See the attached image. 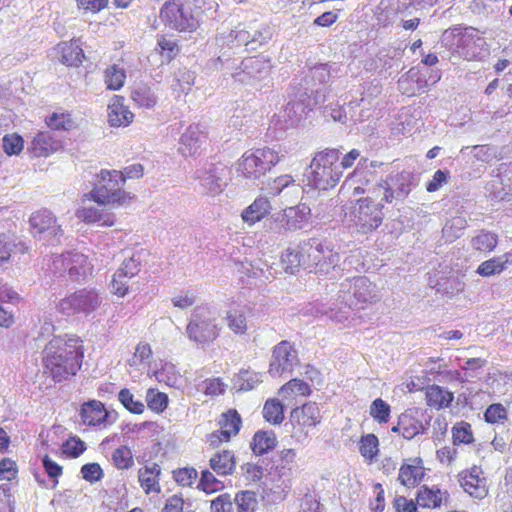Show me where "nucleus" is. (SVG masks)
I'll return each instance as SVG.
<instances>
[{"label":"nucleus","mask_w":512,"mask_h":512,"mask_svg":"<svg viewBox=\"0 0 512 512\" xmlns=\"http://www.w3.org/2000/svg\"><path fill=\"white\" fill-rule=\"evenodd\" d=\"M84 358L85 346L80 336H56L42 351V374L55 384L69 381L81 371Z\"/></svg>","instance_id":"f257e3e1"},{"label":"nucleus","mask_w":512,"mask_h":512,"mask_svg":"<svg viewBox=\"0 0 512 512\" xmlns=\"http://www.w3.org/2000/svg\"><path fill=\"white\" fill-rule=\"evenodd\" d=\"M206 0H166L159 10L162 24L180 33L195 32L200 26Z\"/></svg>","instance_id":"f03ea898"},{"label":"nucleus","mask_w":512,"mask_h":512,"mask_svg":"<svg viewBox=\"0 0 512 512\" xmlns=\"http://www.w3.org/2000/svg\"><path fill=\"white\" fill-rule=\"evenodd\" d=\"M340 150L325 148L313 156L306 174L307 185L313 189L327 191L340 182L343 171L339 168Z\"/></svg>","instance_id":"7ed1b4c3"},{"label":"nucleus","mask_w":512,"mask_h":512,"mask_svg":"<svg viewBox=\"0 0 512 512\" xmlns=\"http://www.w3.org/2000/svg\"><path fill=\"white\" fill-rule=\"evenodd\" d=\"M125 177L119 170L102 169L97 174V180L90 191L85 195L100 205L125 206L134 198L129 192L123 190Z\"/></svg>","instance_id":"20e7f679"},{"label":"nucleus","mask_w":512,"mask_h":512,"mask_svg":"<svg viewBox=\"0 0 512 512\" xmlns=\"http://www.w3.org/2000/svg\"><path fill=\"white\" fill-rule=\"evenodd\" d=\"M279 161V154L271 148L249 149L238 159L236 171L244 179L258 180L270 172Z\"/></svg>","instance_id":"39448f33"},{"label":"nucleus","mask_w":512,"mask_h":512,"mask_svg":"<svg viewBox=\"0 0 512 512\" xmlns=\"http://www.w3.org/2000/svg\"><path fill=\"white\" fill-rule=\"evenodd\" d=\"M384 204L376 202L371 196L362 197L356 200L351 211V222L356 232L362 235L376 231L383 223L385 214Z\"/></svg>","instance_id":"423d86ee"},{"label":"nucleus","mask_w":512,"mask_h":512,"mask_svg":"<svg viewBox=\"0 0 512 512\" xmlns=\"http://www.w3.org/2000/svg\"><path fill=\"white\" fill-rule=\"evenodd\" d=\"M220 330L216 318L208 309H196L186 326L189 340L202 347L215 342L220 335Z\"/></svg>","instance_id":"0eeeda50"},{"label":"nucleus","mask_w":512,"mask_h":512,"mask_svg":"<svg viewBox=\"0 0 512 512\" xmlns=\"http://www.w3.org/2000/svg\"><path fill=\"white\" fill-rule=\"evenodd\" d=\"M52 267L56 273H67L73 282H83L92 275L93 265L88 257L79 252H66L53 259Z\"/></svg>","instance_id":"6e6552de"},{"label":"nucleus","mask_w":512,"mask_h":512,"mask_svg":"<svg viewBox=\"0 0 512 512\" xmlns=\"http://www.w3.org/2000/svg\"><path fill=\"white\" fill-rule=\"evenodd\" d=\"M100 297L94 289H80L59 301L57 311L65 316L89 314L100 305Z\"/></svg>","instance_id":"1a4fd4ad"},{"label":"nucleus","mask_w":512,"mask_h":512,"mask_svg":"<svg viewBox=\"0 0 512 512\" xmlns=\"http://www.w3.org/2000/svg\"><path fill=\"white\" fill-rule=\"evenodd\" d=\"M322 414L319 405L309 401L290 412L292 436L301 439L308 436L309 431L321 423Z\"/></svg>","instance_id":"9d476101"},{"label":"nucleus","mask_w":512,"mask_h":512,"mask_svg":"<svg viewBox=\"0 0 512 512\" xmlns=\"http://www.w3.org/2000/svg\"><path fill=\"white\" fill-rule=\"evenodd\" d=\"M218 426V430L207 436V443L212 448L228 443L237 436L242 427V418L236 409H228L220 415Z\"/></svg>","instance_id":"9b49d317"},{"label":"nucleus","mask_w":512,"mask_h":512,"mask_svg":"<svg viewBox=\"0 0 512 512\" xmlns=\"http://www.w3.org/2000/svg\"><path fill=\"white\" fill-rule=\"evenodd\" d=\"M304 269L313 273L326 271L332 265V252L315 239L302 244Z\"/></svg>","instance_id":"f8f14e48"},{"label":"nucleus","mask_w":512,"mask_h":512,"mask_svg":"<svg viewBox=\"0 0 512 512\" xmlns=\"http://www.w3.org/2000/svg\"><path fill=\"white\" fill-rule=\"evenodd\" d=\"M297 360V352L293 345L283 340L278 343L272 352L268 372L272 377H279L291 372L294 362Z\"/></svg>","instance_id":"ddd939ff"},{"label":"nucleus","mask_w":512,"mask_h":512,"mask_svg":"<svg viewBox=\"0 0 512 512\" xmlns=\"http://www.w3.org/2000/svg\"><path fill=\"white\" fill-rule=\"evenodd\" d=\"M311 209L306 204L285 208L275 217L279 231H296L302 229L309 220Z\"/></svg>","instance_id":"4468645a"},{"label":"nucleus","mask_w":512,"mask_h":512,"mask_svg":"<svg viewBox=\"0 0 512 512\" xmlns=\"http://www.w3.org/2000/svg\"><path fill=\"white\" fill-rule=\"evenodd\" d=\"M31 233L34 237L46 235L59 238L63 235L61 226L56 217L47 209H40L30 216Z\"/></svg>","instance_id":"2eb2a0df"},{"label":"nucleus","mask_w":512,"mask_h":512,"mask_svg":"<svg viewBox=\"0 0 512 512\" xmlns=\"http://www.w3.org/2000/svg\"><path fill=\"white\" fill-rule=\"evenodd\" d=\"M459 482L464 491L476 499H483L488 495L487 478L479 466L461 472Z\"/></svg>","instance_id":"dca6fc26"},{"label":"nucleus","mask_w":512,"mask_h":512,"mask_svg":"<svg viewBox=\"0 0 512 512\" xmlns=\"http://www.w3.org/2000/svg\"><path fill=\"white\" fill-rule=\"evenodd\" d=\"M140 271V263L133 258L124 260L115 271L111 280V291L119 298L125 297L129 292V280Z\"/></svg>","instance_id":"f3484780"},{"label":"nucleus","mask_w":512,"mask_h":512,"mask_svg":"<svg viewBox=\"0 0 512 512\" xmlns=\"http://www.w3.org/2000/svg\"><path fill=\"white\" fill-rule=\"evenodd\" d=\"M81 422L90 427L105 428L109 424V412L99 400H89L81 405Z\"/></svg>","instance_id":"a211bd4d"},{"label":"nucleus","mask_w":512,"mask_h":512,"mask_svg":"<svg viewBox=\"0 0 512 512\" xmlns=\"http://www.w3.org/2000/svg\"><path fill=\"white\" fill-rule=\"evenodd\" d=\"M425 477L424 462L420 457L405 460L398 472V481L407 488H415Z\"/></svg>","instance_id":"6ab92c4d"},{"label":"nucleus","mask_w":512,"mask_h":512,"mask_svg":"<svg viewBox=\"0 0 512 512\" xmlns=\"http://www.w3.org/2000/svg\"><path fill=\"white\" fill-rule=\"evenodd\" d=\"M449 500L447 490H442L438 486H421L416 492V501L419 507L423 509L435 510L446 506Z\"/></svg>","instance_id":"aec40b11"},{"label":"nucleus","mask_w":512,"mask_h":512,"mask_svg":"<svg viewBox=\"0 0 512 512\" xmlns=\"http://www.w3.org/2000/svg\"><path fill=\"white\" fill-rule=\"evenodd\" d=\"M206 140L207 134L198 125H190L180 138L179 150L185 157L199 155Z\"/></svg>","instance_id":"412c9836"},{"label":"nucleus","mask_w":512,"mask_h":512,"mask_svg":"<svg viewBox=\"0 0 512 512\" xmlns=\"http://www.w3.org/2000/svg\"><path fill=\"white\" fill-rule=\"evenodd\" d=\"M124 97L114 95L108 105V122L112 127H127L134 120V114L124 104Z\"/></svg>","instance_id":"4be33fe9"},{"label":"nucleus","mask_w":512,"mask_h":512,"mask_svg":"<svg viewBox=\"0 0 512 512\" xmlns=\"http://www.w3.org/2000/svg\"><path fill=\"white\" fill-rule=\"evenodd\" d=\"M161 467L158 463L145 464L138 470V482L146 495L161 492Z\"/></svg>","instance_id":"5701e85b"},{"label":"nucleus","mask_w":512,"mask_h":512,"mask_svg":"<svg viewBox=\"0 0 512 512\" xmlns=\"http://www.w3.org/2000/svg\"><path fill=\"white\" fill-rule=\"evenodd\" d=\"M60 148V143L47 131L38 132L32 139L28 152L36 158H46Z\"/></svg>","instance_id":"b1692460"},{"label":"nucleus","mask_w":512,"mask_h":512,"mask_svg":"<svg viewBox=\"0 0 512 512\" xmlns=\"http://www.w3.org/2000/svg\"><path fill=\"white\" fill-rule=\"evenodd\" d=\"M422 390L425 395V403L431 409L439 411L449 408L454 401V393L440 385H427Z\"/></svg>","instance_id":"393cba45"},{"label":"nucleus","mask_w":512,"mask_h":512,"mask_svg":"<svg viewBox=\"0 0 512 512\" xmlns=\"http://www.w3.org/2000/svg\"><path fill=\"white\" fill-rule=\"evenodd\" d=\"M227 171L225 165H212L205 173L201 180V185L207 195L215 196L220 194L226 183L223 181V176Z\"/></svg>","instance_id":"a878e982"},{"label":"nucleus","mask_w":512,"mask_h":512,"mask_svg":"<svg viewBox=\"0 0 512 512\" xmlns=\"http://www.w3.org/2000/svg\"><path fill=\"white\" fill-rule=\"evenodd\" d=\"M58 51L61 54L60 61L69 67H78L85 60V54L78 39L59 43Z\"/></svg>","instance_id":"bb28decb"},{"label":"nucleus","mask_w":512,"mask_h":512,"mask_svg":"<svg viewBox=\"0 0 512 512\" xmlns=\"http://www.w3.org/2000/svg\"><path fill=\"white\" fill-rule=\"evenodd\" d=\"M209 466L219 476L232 475L236 469L235 453L229 449L219 450L210 458Z\"/></svg>","instance_id":"cd10ccee"},{"label":"nucleus","mask_w":512,"mask_h":512,"mask_svg":"<svg viewBox=\"0 0 512 512\" xmlns=\"http://www.w3.org/2000/svg\"><path fill=\"white\" fill-rule=\"evenodd\" d=\"M349 292H352L354 297L351 304L357 308H363L374 298L372 283L363 276L355 277L350 281Z\"/></svg>","instance_id":"c85d7f7f"},{"label":"nucleus","mask_w":512,"mask_h":512,"mask_svg":"<svg viewBox=\"0 0 512 512\" xmlns=\"http://www.w3.org/2000/svg\"><path fill=\"white\" fill-rule=\"evenodd\" d=\"M271 208V203L267 197L258 196L242 211L241 218L245 223L254 225L267 217Z\"/></svg>","instance_id":"c756f323"},{"label":"nucleus","mask_w":512,"mask_h":512,"mask_svg":"<svg viewBox=\"0 0 512 512\" xmlns=\"http://www.w3.org/2000/svg\"><path fill=\"white\" fill-rule=\"evenodd\" d=\"M44 123L52 131L69 132L78 126L77 120L72 113L64 109H59L47 116Z\"/></svg>","instance_id":"7c9ffc66"},{"label":"nucleus","mask_w":512,"mask_h":512,"mask_svg":"<svg viewBox=\"0 0 512 512\" xmlns=\"http://www.w3.org/2000/svg\"><path fill=\"white\" fill-rule=\"evenodd\" d=\"M312 393L310 385L302 379L293 378L281 386L279 394L283 401L295 402L298 397H308Z\"/></svg>","instance_id":"2f4dec72"},{"label":"nucleus","mask_w":512,"mask_h":512,"mask_svg":"<svg viewBox=\"0 0 512 512\" xmlns=\"http://www.w3.org/2000/svg\"><path fill=\"white\" fill-rule=\"evenodd\" d=\"M509 264H512V252L483 261L477 267L476 273L482 277L498 275L505 271Z\"/></svg>","instance_id":"473e14b6"},{"label":"nucleus","mask_w":512,"mask_h":512,"mask_svg":"<svg viewBox=\"0 0 512 512\" xmlns=\"http://www.w3.org/2000/svg\"><path fill=\"white\" fill-rule=\"evenodd\" d=\"M470 244L473 250L481 254L491 253L498 245V235L483 229L471 238Z\"/></svg>","instance_id":"72a5a7b5"},{"label":"nucleus","mask_w":512,"mask_h":512,"mask_svg":"<svg viewBox=\"0 0 512 512\" xmlns=\"http://www.w3.org/2000/svg\"><path fill=\"white\" fill-rule=\"evenodd\" d=\"M277 444V438L274 432L257 431L251 441V449L255 455L261 456L274 449Z\"/></svg>","instance_id":"f704fd0d"},{"label":"nucleus","mask_w":512,"mask_h":512,"mask_svg":"<svg viewBox=\"0 0 512 512\" xmlns=\"http://www.w3.org/2000/svg\"><path fill=\"white\" fill-rule=\"evenodd\" d=\"M156 52L165 63L172 62L180 53L178 42L171 37L161 34L157 37Z\"/></svg>","instance_id":"c9c22d12"},{"label":"nucleus","mask_w":512,"mask_h":512,"mask_svg":"<svg viewBox=\"0 0 512 512\" xmlns=\"http://www.w3.org/2000/svg\"><path fill=\"white\" fill-rule=\"evenodd\" d=\"M379 439L373 433L364 434L358 442V450L368 463L374 462L379 455Z\"/></svg>","instance_id":"e433bc0d"},{"label":"nucleus","mask_w":512,"mask_h":512,"mask_svg":"<svg viewBox=\"0 0 512 512\" xmlns=\"http://www.w3.org/2000/svg\"><path fill=\"white\" fill-rule=\"evenodd\" d=\"M28 248L21 241L15 242L11 235L0 233V265L8 262L12 252L25 254Z\"/></svg>","instance_id":"4c0bfd02"},{"label":"nucleus","mask_w":512,"mask_h":512,"mask_svg":"<svg viewBox=\"0 0 512 512\" xmlns=\"http://www.w3.org/2000/svg\"><path fill=\"white\" fill-rule=\"evenodd\" d=\"M131 99L140 108L151 109L157 104V97L151 87L139 84L131 92Z\"/></svg>","instance_id":"58836bf2"},{"label":"nucleus","mask_w":512,"mask_h":512,"mask_svg":"<svg viewBox=\"0 0 512 512\" xmlns=\"http://www.w3.org/2000/svg\"><path fill=\"white\" fill-rule=\"evenodd\" d=\"M225 320L228 328L236 335H244L248 331V323L243 309L231 308L227 311Z\"/></svg>","instance_id":"ea45409f"},{"label":"nucleus","mask_w":512,"mask_h":512,"mask_svg":"<svg viewBox=\"0 0 512 512\" xmlns=\"http://www.w3.org/2000/svg\"><path fill=\"white\" fill-rule=\"evenodd\" d=\"M106 88L111 91L120 90L126 80V72L116 64L108 66L103 73Z\"/></svg>","instance_id":"a19ab883"},{"label":"nucleus","mask_w":512,"mask_h":512,"mask_svg":"<svg viewBox=\"0 0 512 512\" xmlns=\"http://www.w3.org/2000/svg\"><path fill=\"white\" fill-rule=\"evenodd\" d=\"M263 418L272 425H279L284 420V406L279 399H268L262 410Z\"/></svg>","instance_id":"79ce46f5"},{"label":"nucleus","mask_w":512,"mask_h":512,"mask_svg":"<svg viewBox=\"0 0 512 512\" xmlns=\"http://www.w3.org/2000/svg\"><path fill=\"white\" fill-rule=\"evenodd\" d=\"M111 460L114 467L118 470H129L135 464L132 449L127 445L115 448L112 451Z\"/></svg>","instance_id":"37998d69"},{"label":"nucleus","mask_w":512,"mask_h":512,"mask_svg":"<svg viewBox=\"0 0 512 512\" xmlns=\"http://www.w3.org/2000/svg\"><path fill=\"white\" fill-rule=\"evenodd\" d=\"M145 400L147 407L157 414L164 412L169 404L168 395L155 388H149L147 390Z\"/></svg>","instance_id":"c03bdc74"},{"label":"nucleus","mask_w":512,"mask_h":512,"mask_svg":"<svg viewBox=\"0 0 512 512\" xmlns=\"http://www.w3.org/2000/svg\"><path fill=\"white\" fill-rule=\"evenodd\" d=\"M452 441L454 445H469L474 442L472 426L466 421L457 422L452 428Z\"/></svg>","instance_id":"a18cd8bd"},{"label":"nucleus","mask_w":512,"mask_h":512,"mask_svg":"<svg viewBox=\"0 0 512 512\" xmlns=\"http://www.w3.org/2000/svg\"><path fill=\"white\" fill-rule=\"evenodd\" d=\"M197 488L206 494H213L224 489V483L219 480L210 470L205 469L201 476Z\"/></svg>","instance_id":"49530a36"},{"label":"nucleus","mask_w":512,"mask_h":512,"mask_svg":"<svg viewBox=\"0 0 512 512\" xmlns=\"http://www.w3.org/2000/svg\"><path fill=\"white\" fill-rule=\"evenodd\" d=\"M282 264L286 272L293 274L299 267L304 268V258L302 257V244L299 246V250L287 249L282 257Z\"/></svg>","instance_id":"de8ad7c7"},{"label":"nucleus","mask_w":512,"mask_h":512,"mask_svg":"<svg viewBox=\"0 0 512 512\" xmlns=\"http://www.w3.org/2000/svg\"><path fill=\"white\" fill-rule=\"evenodd\" d=\"M369 413L378 424H386L390 420L391 407L382 398H377L372 401Z\"/></svg>","instance_id":"09e8293b"},{"label":"nucleus","mask_w":512,"mask_h":512,"mask_svg":"<svg viewBox=\"0 0 512 512\" xmlns=\"http://www.w3.org/2000/svg\"><path fill=\"white\" fill-rule=\"evenodd\" d=\"M118 400L132 414L140 415L145 410L144 403L140 400H135L133 393L128 388L120 390Z\"/></svg>","instance_id":"8fccbe9b"},{"label":"nucleus","mask_w":512,"mask_h":512,"mask_svg":"<svg viewBox=\"0 0 512 512\" xmlns=\"http://www.w3.org/2000/svg\"><path fill=\"white\" fill-rule=\"evenodd\" d=\"M237 512H255L258 502L255 492L241 491L235 496Z\"/></svg>","instance_id":"3c124183"},{"label":"nucleus","mask_w":512,"mask_h":512,"mask_svg":"<svg viewBox=\"0 0 512 512\" xmlns=\"http://www.w3.org/2000/svg\"><path fill=\"white\" fill-rule=\"evenodd\" d=\"M476 43L475 36L472 33H468L467 30L463 33L457 41L456 52L465 60L473 61L476 60L477 56L474 52H470L468 48L474 46Z\"/></svg>","instance_id":"603ef678"},{"label":"nucleus","mask_w":512,"mask_h":512,"mask_svg":"<svg viewBox=\"0 0 512 512\" xmlns=\"http://www.w3.org/2000/svg\"><path fill=\"white\" fill-rule=\"evenodd\" d=\"M2 147L8 156L19 155L24 149V139L17 133L6 134L2 138Z\"/></svg>","instance_id":"864d4df0"},{"label":"nucleus","mask_w":512,"mask_h":512,"mask_svg":"<svg viewBox=\"0 0 512 512\" xmlns=\"http://www.w3.org/2000/svg\"><path fill=\"white\" fill-rule=\"evenodd\" d=\"M484 420L489 424L504 423L508 420L507 409L501 403H493L486 408Z\"/></svg>","instance_id":"5fc2aeb1"},{"label":"nucleus","mask_w":512,"mask_h":512,"mask_svg":"<svg viewBox=\"0 0 512 512\" xmlns=\"http://www.w3.org/2000/svg\"><path fill=\"white\" fill-rule=\"evenodd\" d=\"M172 476L178 485L182 487H190L196 482L198 472L193 467H184L173 470Z\"/></svg>","instance_id":"6e6d98bb"},{"label":"nucleus","mask_w":512,"mask_h":512,"mask_svg":"<svg viewBox=\"0 0 512 512\" xmlns=\"http://www.w3.org/2000/svg\"><path fill=\"white\" fill-rule=\"evenodd\" d=\"M86 450L84 441L77 436L69 437L61 447L62 454L68 458H77Z\"/></svg>","instance_id":"4d7b16f0"},{"label":"nucleus","mask_w":512,"mask_h":512,"mask_svg":"<svg viewBox=\"0 0 512 512\" xmlns=\"http://www.w3.org/2000/svg\"><path fill=\"white\" fill-rule=\"evenodd\" d=\"M18 476V466L11 458L0 460V480L12 481Z\"/></svg>","instance_id":"13d9d810"},{"label":"nucleus","mask_w":512,"mask_h":512,"mask_svg":"<svg viewBox=\"0 0 512 512\" xmlns=\"http://www.w3.org/2000/svg\"><path fill=\"white\" fill-rule=\"evenodd\" d=\"M203 392L207 396H219L224 394L226 390V384L220 377H213L206 379L203 382Z\"/></svg>","instance_id":"bf43d9fd"},{"label":"nucleus","mask_w":512,"mask_h":512,"mask_svg":"<svg viewBox=\"0 0 512 512\" xmlns=\"http://www.w3.org/2000/svg\"><path fill=\"white\" fill-rule=\"evenodd\" d=\"M395 512H418L419 505L415 500L403 495H396L392 502Z\"/></svg>","instance_id":"052dcab7"},{"label":"nucleus","mask_w":512,"mask_h":512,"mask_svg":"<svg viewBox=\"0 0 512 512\" xmlns=\"http://www.w3.org/2000/svg\"><path fill=\"white\" fill-rule=\"evenodd\" d=\"M400 419H405L407 422L402 426V437L405 439H412L420 433V422L410 415H402Z\"/></svg>","instance_id":"680f3d73"},{"label":"nucleus","mask_w":512,"mask_h":512,"mask_svg":"<svg viewBox=\"0 0 512 512\" xmlns=\"http://www.w3.org/2000/svg\"><path fill=\"white\" fill-rule=\"evenodd\" d=\"M81 474L83 479L90 483H94L103 477V470L98 463H88L82 466Z\"/></svg>","instance_id":"e2e57ef3"},{"label":"nucleus","mask_w":512,"mask_h":512,"mask_svg":"<svg viewBox=\"0 0 512 512\" xmlns=\"http://www.w3.org/2000/svg\"><path fill=\"white\" fill-rule=\"evenodd\" d=\"M373 492L375 499L370 501V509L372 512H383L386 506L385 503V491L381 483H375L373 485Z\"/></svg>","instance_id":"0e129e2a"},{"label":"nucleus","mask_w":512,"mask_h":512,"mask_svg":"<svg viewBox=\"0 0 512 512\" xmlns=\"http://www.w3.org/2000/svg\"><path fill=\"white\" fill-rule=\"evenodd\" d=\"M211 512H233L231 496L224 493L211 502Z\"/></svg>","instance_id":"69168bd1"},{"label":"nucleus","mask_w":512,"mask_h":512,"mask_svg":"<svg viewBox=\"0 0 512 512\" xmlns=\"http://www.w3.org/2000/svg\"><path fill=\"white\" fill-rule=\"evenodd\" d=\"M152 357V349L148 343H139L132 358L133 364L139 365L150 360Z\"/></svg>","instance_id":"338daca9"},{"label":"nucleus","mask_w":512,"mask_h":512,"mask_svg":"<svg viewBox=\"0 0 512 512\" xmlns=\"http://www.w3.org/2000/svg\"><path fill=\"white\" fill-rule=\"evenodd\" d=\"M503 492V508L506 505L512 506V466L506 469L504 475V482L502 487Z\"/></svg>","instance_id":"774afa93"}]
</instances>
